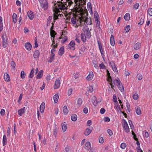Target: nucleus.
I'll return each mask as SVG.
<instances>
[{
  "instance_id": "1",
  "label": "nucleus",
  "mask_w": 152,
  "mask_h": 152,
  "mask_svg": "<svg viewBox=\"0 0 152 152\" xmlns=\"http://www.w3.org/2000/svg\"><path fill=\"white\" fill-rule=\"evenodd\" d=\"M66 7L63 3L60 2L56 3L54 4V6L53 7V10L54 12L53 18L54 22L55 20L59 18L61 14L60 13L62 10L66 9Z\"/></svg>"
},
{
  "instance_id": "2",
  "label": "nucleus",
  "mask_w": 152,
  "mask_h": 152,
  "mask_svg": "<svg viewBox=\"0 0 152 152\" xmlns=\"http://www.w3.org/2000/svg\"><path fill=\"white\" fill-rule=\"evenodd\" d=\"M76 15L77 17L79 19L80 23L81 25L85 23L88 25L91 24V18L90 17H88L87 13L81 10L77 12Z\"/></svg>"
},
{
  "instance_id": "3",
  "label": "nucleus",
  "mask_w": 152,
  "mask_h": 152,
  "mask_svg": "<svg viewBox=\"0 0 152 152\" xmlns=\"http://www.w3.org/2000/svg\"><path fill=\"white\" fill-rule=\"evenodd\" d=\"M83 33H82L80 35L81 39L83 42L86 41V39H88L90 37V32L87 26L83 28Z\"/></svg>"
},
{
  "instance_id": "4",
  "label": "nucleus",
  "mask_w": 152,
  "mask_h": 152,
  "mask_svg": "<svg viewBox=\"0 0 152 152\" xmlns=\"http://www.w3.org/2000/svg\"><path fill=\"white\" fill-rule=\"evenodd\" d=\"M79 20L77 19L76 17H73L71 19V23L72 24V26L75 28H77L80 25V23L79 19Z\"/></svg>"
},
{
  "instance_id": "5",
  "label": "nucleus",
  "mask_w": 152,
  "mask_h": 152,
  "mask_svg": "<svg viewBox=\"0 0 152 152\" xmlns=\"http://www.w3.org/2000/svg\"><path fill=\"white\" fill-rule=\"evenodd\" d=\"M41 7L44 10H47L48 8V3L47 0H43L41 2H39Z\"/></svg>"
},
{
  "instance_id": "6",
  "label": "nucleus",
  "mask_w": 152,
  "mask_h": 152,
  "mask_svg": "<svg viewBox=\"0 0 152 152\" xmlns=\"http://www.w3.org/2000/svg\"><path fill=\"white\" fill-rule=\"evenodd\" d=\"M94 18L97 28L99 29L100 27V21L99 20V17L96 12L94 13Z\"/></svg>"
},
{
  "instance_id": "7",
  "label": "nucleus",
  "mask_w": 152,
  "mask_h": 152,
  "mask_svg": "<svg viewBox=\"0 0 152 152\" xmlns=\"http://www.w3.org/2000/svg\"><path fill=\"white\" fill-rule=\"evenodd\" d=\"M122 126L125 132L128 133L130 131L129 128L126 121L125 119H123L122 121Z\"/></svg>"
},
{
  "instance_id": "8",
  "label": "nucleus",
  "mask_w": 152,
  "mask_h": 152,
  "mask_svg": "<svg viewBox=\"0 0 152 152\" xmlns=\"http://www.w3.org/2000/svg\"><path fill=\"white\" fill-rule=\"evenodd\" d=\"M92 129L91 127L86 128L84 131V134L85 135L88 136L89 135L92 130Z\"/></svg>"
},
{
  "instance_id": "9",
  "label": "nucleus",
  "mask_w": 152,
  "mask_h": 152,
  "mask_svg": "<svg viewBox=\"0 0 152 152\" xmlns=\"http://www.w3.org/2000/svg\"><path fill=\"white\" fill-rule=\"evenodd\" d=\"M27 15L29 19L32 20L34 18V12L31 11H29L27 12Z\"/></svg>"
},
{
  "instance_id": "10",
  "label": "nucleus",
  "mask_w": 152,
  "mask_h": 152,
  "mask_svg": "<svg viewBox=\"0 0 152 152\" xmlns=\"http://www.w3.org/2000/svg\"><path fill=\"white\" fill-rule=\"evenodd\" d=\"M75 42L74 41H72L68 45V47L71 50L75 49Z\"/></svg>"
},
{
  "instance_id": "11",
  "label": "nucleus",
  "mask_w": 152,
  "mask_h": 152,
  "mask_svg": "<svg viewBox=\"0 0 152 152\" xmlns=\"http://www.w3.org/2000/svg\"><path fill=\"white\" fill-rule=\"evenodd\" d=\"M60 86V80L57 79L55 81V83L54 85V88L55 89H57L59 88Z\"/></svg>"
},
{
  "instance_id": "12",
  "label": "nucleus",
  "mask_w": 152,
  "mask_h": 152,
  "mask_svg": "<svg viewBox=\"0 0 152 152\" xmlns=\"http://www.w3.org/2000/svg\"><path fill=\"white\" fill-rule=\"evenodd\" d=\"M56 35V33L55 32L53 31H52L51 32V40L53 42V44H52V45H54V44H55V41H54V38L55 37V35Z\"/></svg>"
},
{
  "instance_id": "13",
  "label": "nucleus",
  "mask_w": 152,
  "mask_h": 152,
  "mask_svg": "<svg viewBox=\"0 0 152 152\" xmlns=\"http://www.w3.org/2000/svg\"><path fill=\"white\" fill-rule=\"evenodd\" d=\"M94 76V75L93 72L91 71H90L86 79L88 80H91L93 78Z\"/></svg>"
},
{
  "instance_id": "14",
  "label": "nucleus",
  "mask_w": 152,
  "mask_h": 152,
  "mask_svg": "<svg viewBox=\"0 0 152 152\" xmlns=\"http://www.w3.org/2000/svg\"><path fill=\"white\" fill-rule=\"evenodd\" d=\"M66 125V123L65 122H63L61 123L62 129L63 132H65L66 131L67 128Z\"/></svg>"
},
{
  "instance_id": "15",
  "label": "nucleus",
  "mask_w": 152,
  "mask_h": 152,
  "mask_svg": "<svg viewBox=\"0 0 152 152\" xmlns=\"http://www.w3.org/2000/svg\"><path fill=\"white\" fill-rule=\"evenodd\" d=\"M62 39L61 42L62 43H63L67 40V37L66 36H64V35L62 34L59 37V39Z\"/></svg>"
},
{
  "instance_id": "16",
  "label": "nucleus",
  "mask_w": 152,
  "mask_h": 152,
  "mask_svg": "<svg viewBox=\"0 0 152 152\" xmlns=\"http://www.w3.org/2000/svg\"><path fill=\"white\" fill-rule=\"evenodd\" d=\"M45 107V104L44 102H42L40 106V110L41 112L42 113L44 110Z\"/></svg>"
},
{
  "instance_id": "17",
  "label": "nucleus",
  "mask_w": 152,
  "mask_h": 152,
  "mask_svg": "<svg viewBox=\"0 0 152 152\" xmlns=\"http://www.w3.org/2000/svg\"><path fill=\"white\" fill-rule=\"evenodd\" d=\"M25 110V107L20 109L18 111V114L20 116H21L24 113Z\"/></svg>"
},
{
  "instance_id": "18",
  "label": "nucleus",
  "mask_w": 152,
  "mask_h": 152,
  "mask_svg": "<svg viewBox=\"0 0 152 152\" xmlns=\"http://www.w3.org/2000/svg\"><path fill=\"white\" fill-rule=\"evenodd\" d=\"M141 46V44L139 42H137L134 45V48L136 50H138L140 49Z\"/></svg>"
},
{
  "instance_id": "19",
  "label": "nucleus",
  "mask_w": 152,
  "mask_h": 152,
  "mask_svg": "<svg viewBox=\"0 0 152 152\" xmlns=\"http://www.w3.org/2000/svg\"><path fill=\"white\" fill-rule=\"evenodd\" d=\"M87 8L88 11L90 12V14H92L93 12L92 10L91 4L90 2H88V3L87 4Z\"/></svg>"
},
{
  "instance_id": "20",
  "label": "nucleus",
  "mask_w": 152,
  "mask_h": 152,
  "mask_svg": "<svg viewBox=\"0 0 152 152\" xmlns=\"http://www.w3.org/2000/svg\"><path fill=\"white\" fill-rule=\"evenodd\" d=\"M2 40H3V41H2L3 47L4 48H5L7 46V39H5L3 36H2Z\"/></svg>"
},
{
  "instance_id": "21",
  "label": "nucleus",
  "mask_w": 152,
  "mask_h": 152,
  "mask_svg": "<svg viewBox=\"0 0 152 152\" xmlns=\"http://www.w3.org/2000/svg\"><path fill=\"white\" fill-rule=\"evenodd\" d=\"M4 80L7 82H9L10 80V77L9 75L7 73H5L4 75Z\"/></svg>"
},
{
  "instance_id": "22",
  "label": "nucleus",
  "mask_w": 152,
  "mask_h": 152,
  "mask_svg": "<svg viewBox=\"0 0 152 152\" xmlns=\"http://www.w3.org/2000/svg\"><path fill=\"white\" fill-rule=\"evenodd\" d=\"M91 148V145L90 142H87L85 144V148L87 150H88L89 149Z\"/></svg>"
},
{
  "instance_id": "23",
  "label": "nucleus",
  "mask_w": 152,
  "mask_h": 152,
  "mask_svg": "<svg viewBox=\"0 0 152 152\" xmlns=\"http://www.w3.org/2000/svg\"><path fill=\"white\" fill-rule=\"evenodd\" d=\"M110 42L111 45L113 46L115 45V40L114 37L113 35H111L110 38Z\"/></svg>"
},
{
  "instance_id": "24",
  "label": "nucleus",
  "mask_w": 152,
  "mask_h": 152,
  "mask_svg": "<svg viewBox=\"0 0 152 152\" xmlns=\"http://www.w3.org/2000/svg\"><path fill=\"white\" fill-rule=\"evenodd\" d=\"M25 47L28 50H30L31 48V45L29 42H27L25 44Z\"/></svg>"
},
{
  "instance_id": "25",
  "label": "nucleus",
  "mask_w": 152,
  "mask_h": 152,
  "mask_svg": "<svg viewBox=\"0 0 152 152\" xmlns=\"http://www.w3.org/2000/svg\"><path fill=\"white\" fill-rule=\"evenodd\" d=\"M2 143L4 146L6 145L7 143V139L5 135H4L3 138Z\"/></svg>"
},
{
  "instance_id": "26",
  "label": "nucleus",
  "mask_w": 152,
  "mask_h": 152,
  "mask_svg": "<svg viewBox=\"0 0 152 152\" xmlns=\"http://www.w3.org/2000/svg\"><path fill=\"white\" fill-rule=\"evenodd\" d=\"M92 101L94 105L95 106H96L97 105L98 103L96 100V97L95 96H93L92 97Z\"/></svg>"
},
{
  "instance_id": "27",
  "label": "nucleus",
  "mask_w": 152,
  "mask_h": 152,
  "mask_svg": "<svg viewBox=\"0 0 152 152\" xmlns=\"http://www.w3.org/2000/svg\"><path fill=\"white\" fill-rule=\"evenodd\" d=\"M113 83L115 85L117 86L121 83V81L119 78L115 79L113 81Z\"/></svg>"
},
{
  "instance_id": "28",
  "label": "nucleus",
  "mask_w": 152,
  "mask_h": 152,
  "mask_svg": "<svg viewBox=\"0 0 152 152\" xmlns=\"http://www.w3.org/2000/svg\"><path fill=\"white\" fill-rule=\"evenodd\" d=\"M39 55V52L38 50H37L34 52V57L35 58H38Z\"/></svg>"
},
{
  "instance_id": "29",
  "label": "nucleus",
  "mask_w": 152,
  "mask_h": 152,
  "mask_svg": "<svg viewBox=\"0 0 152 152\" xmlns=\"http://www.w3.org/2000/svg\"><path fill=\"white\" fill-rule=\"evenodd\" d=\"M3 29V25L2 23V18L0 16V33Z\"/></svg>"
},
{
  "instance_id": "30",
  "label": "nucleus",
  "mask_w": 152,
  "mask_h": 152,
  "mask_svg": "<svg viewBox=\"0 0 152 152\" xmlns=\"http://www.w3.org/2000/svg\"><path fill=\"white\" fill-rule=\"evenodd\" d=\"M121 92H123L124 91V89L122 84L121 83L117 86Z\"/></svg>"
},
{
  "instance_id": "31",
  "label": "nucleus",
  "mask_w": 152,
  "mask_h": 152,
  "mask_svg": "<svg viewBox=\"0 0 152 152\" xmlns=\"http://www.w3.org/2000/svg\"><path fill=\"white\" fill-rule=\"evenodd\" d=\"M59 95L58 94H56L53 96L54 101L55 103H57L58 101L59 98Z\"/></svg>"
},
{
  "instance_id": "32",
  "label": "nucleus",
  "mask_w": 152,
  "mask_h": 152,
  "mask_svg": "<svg viewBox=\"0 0 152 152\" xmlns=\"http://www.w3.org/2000/svg\"><path fill=\"white\" fill-rule=\"evenodd\" d=\"M63 112L65 115H67L69 112L67 107L66 106H64L63 107Z\"/></svg>"
},
{
  "instance_id": "33",
  "label": "nucleus",
  "mask_w": 152,
  "mask_h": 152,
  "mask_svg": "<svg viewBox=\"0 0 152 152\" xmlns=\"http://www.w3.org/2000/svg\"><path fill=\"white\" fill-rule=\"evenodd\" d=\"M17 15L15 13H14L12 15V19L13 22L14 23H16L17 21Z\"/></svg>"
},
{
  "instance_id": "34",
  "label": "nucleus",
  "mask_w": 152,
  "mask_h": 152,
  "mask_svg": "<svg viewBox=\"0 0 152 152\" xmlns=\"http://www.w3.org/2000/svg\"><path fill=\"white\" fill-rule=\"evenodd\" d=\"M77 116L76 114H73L71 116V119L72 121H75L77 120Z\"/></svg>"
},
{
  "instance_id": "35",
  "label": "nucleus",
  "mask_w": 152,
  "mask_h": 152,
  "mask_svg": "<svg viewBox=\"0 0 152 152\" xmlns=\"http://www.w3.org/2000/svg\"><path fill=\"white\" fill-rule=\"evenodd\" d=\"M124 18L126 21H128L130 18V15L129 13H126L124 16Z\"/></svg>"
},
{
  "instance_id": "36",
  "label": "nucleus",
  "mask_w": 152,
  "mask_h": 152,
  "mask_svg": "<svg viewBox=\"0 0 152 152\" xmlns=\"http://www.w3.org/2000/svg\"><path fill=\"white\" fill-rule=\"evenodd\" d=\"M55 56L54 54H51L50 56V59L48 61V62L50 63H51L52 61L54 60V56Z\"/></svg>"
},
{
  "instance_id": "37",
  "label": "nucleus",
  "mask_w": 152,
  "mask_h": 152,
  "mask_svg": "<svg viewBox=\"0 0 152 152\" xmlns=\"http://www.w3.org/2000/svg\"><path fill=\"white\" fill-rule=\"evenodd\" d=\"M43 74V71L42 70H41L39 71V72L37 77V78L38 79L42 77V76Z\"/></svg>"
},
{
  "instance_id": "38",
  "label": "nucleus",
  "mask_w": 152,
  "mask_h": 152,
  "mask_svg": "<svg viewBox=\"0 0 152 152\" xmlns=\"http://www.w3.org/2000/svg\"><path fill=\"white\" fill-rule=\"evenodd\" d=\"M64 47H61L58 51V54L59 55L61 56L64 53Z\"/></svg>"
},
{
  "instance_id": "39",
  "label": "nucleus",
  "mask_w": 152,
  "mask_h": 152,
  "mask_svg": "<svg viewBox=\"0 0 152 152\" xmlns=\"http://www.w3.org/2000/svg\"><path fill=\"white\" fill-rule=\"evenodd\" d=\"M111 66L113 71L115 72H118V70L117 69L116 67L115 66V65L113 62V64L111 65Z\"/></svg>"
},
{
  "instance_id": "40",
  "label": "nucleus",
  "mask_w": 152,
  "mask_h": 152,
  "mask_svg": "<svg viewBox=\"0 0 152 152\" xmlns=\"http://www.w3.org/2000/svg\"><path fill=\"white\" fill-rule=\"evenodd\" d=\"M136 113L138 115H140L141 114V109L140 107L138 106L136 107Z\"/></svg>"
},
{
  "instance_id": "41",
  "label": "nucleus",
  "mask_w": 152,
  "mask_h": 152,
  "mask_svg": "<svg viewBox=\"0 0 152 152\" xmlns=\"http://www.w3.org/2000/svg\"><path fill=\"white\" fill-rule=\"evenodd\" d=\"M52 19V17L51 16H50L48 18L47 20V24L48 26H50V23L51 22V20Z\"/></svg>"
},
{
  "instance_id": "42",
  "label": "nucleus",
  "mask_w": 152,
  "mask_h": 152,
  "mask_svg": "<svg viewBox=\"0 0 152 152\" xmlns=\"http://www.w3.org/2000/svg\"><path fill=\"white\" fill-rule=\"evenodd\" d=\"M11 66L12 67V69L14 70L15 69V64L14 61H12L10 63Z\"/></svg>"
},
{
  "instance_id": "43",
  "label": "nucleus",
  "mask_w": 152,
  "mask_h": 152,
  "mask_svg": "<svg viewBox=\"0 0 152 152\" xmlns=\"http://www.w3.org/2000/svg\"><path fill=\"white\" fill-rule=\"evenodd\" d=\"M147 14L150 16H152V8H150L148 9L147 10Z\"/></svg>"
},
{
  "instance_id": "44",
  "label": "nucleus",
  "mask_w": 152,
  "mask_h": 152,
  "mask_svg": "<svg viewBox=\"0 0 152 152\" xmlns=\"http://www.w3.org/2000/svg\"><path fill=\"white\" fill-rule=\"evenodd\" d=\"M34 69H31V70L30 72V73L29 75V77L30 78H31L33 77V76H34L33 74H34Z\"/></svg>"
},
{
  "instance_id": "45",
  "label": "nucleus",
  "mask_w": 152,
  "mask_h": 152,
  "mask_svg": "<svg viewBox=\"0 0 152 152\" xmlns=\"http://www.w3.org/2000/svg\"><path fill=\"white\" fill-rule=\"evenodd\" d=\"M82 99L80 98H79L77 100V104L79 106L81 105L82 103Z\"/></svg>"
},
{
  "instance_id": "46",
  "label": "nucleus",
  "mask_w": 152,
  "mask_h": 152,
  "mask_svg": "<svg viewBox=\"0 0 152 152\" xmlns=\"http://www.w3.org/2000/svg\"><path fill=\"white\" fill-rule=\"evenodd\" d=\"M143 133L144 134V137L146 138H148L149 137V134L146 131H144Z\"/></svg>"
},
{
  "instance_id": "47",
  "label": "nucleus",
  "mask_w": 152,
  "mask_h": 152,
  "mask_svg": "<svg viewBox=\"0 0 152 152\" xmlns=\"http://www.w3.org/2000/svg\"><path fill=\"white\" fill-rule=\"evenodd\" d=\"M79 35H76V38L75 39V41L78 43H79L80 41L79 38Z\"/></svg>"
},
{
  "instance_id": "48",
  "label": "nucleus",
  "mask_w": 152,
  "mask_h": 152,
  "mask_svg": "<svg viewBox=\"0 0 152 152\" xmlns=\"http://www.w3.org/2000/svg\"><path fill=\"white\" fill-rule=\"evenodd\" d=\"M94 91L93 86H90L88 88V91L90 93Z\"/></svg>"
},
{
  "instance_id": "49",
  "label": "nucleus",
  "mask_w": 152,
  "mask_h": 152,
  "mask_svg": "<svg viewBox=\"0 0 152 152\" xmlns=\"http://www.w3.org/2000/svg\"><path fill=\"white\" fill-rule=\"evenodd\" d=\"M26 74L23 71H22L21 72L20 76L22 78H24L25 77Z\"/></svg>"
},
{
  "instance_id": "50",
  "label": "nucleus",
  "mask_w": 152,
  "mask_h": 152,
  "mask_svg": "<svg viewBox=\"0 0 152 152\" xmlns=\"http://www.w3.org/2000/svg\"><path fill=\"white\" fill-rule=\"evenodd\" d=\"M144 20L143 18H141L140 20V21L138 23V25H142L144 23Z\"/></svg>"
},
{
  "instance_id": "51",
  "label": "nucleus",
  "mask_w": 152,
  "mask_h": 152,
  "mask_svg": "<svg viewBox=\"0 0 152 152\" xmlns=\"http://www.w3.org/2000/svg\"><path fill=\"white\" fill-rule=\"evenodd\" d=\"M126 143L124 142H123L121 144L120 147L121 148L124 149L126 147Z\"/></svg>"
},
{
  "instance_id": "52",
  "label": "nucleus",
  "mask_w": 152,
  "mask_h": 152,
  "mask_svg": "<svg viewBox=\"0 0 152 152\" xmlns=\"http://www.w3.org/2000/svg\"><path fill=\"white\" fill-rule=\"evenodd\" d=\"M58 131L56 127H55L53 130V133L55 136H56L57 134Z\"/></svg>"
},
{
  "instance_id": "53",
  "label": "nucleus",
  "mask_w": 152,
  "mask_h": 152,
  "mask_svg": "<svg viewBox=\"0 0 152 152\" xmlns=\"http://www.w3.org/2000/svg\"><path fill=\"white\" fill-rule=\"evenodd\" d=\"M129 124L130 127L131 129H133L134 128V126L132 123V122L131 121L129 120Z\"/></svg>"
},
{
  "instance_id": "54",
  "label": "nucleus",
  "mask_w": 152,
  "mask_h": 152,
  "mask_svg": "<svg viewBox=\"0 0 152 152\" xmlns=\"http://www.w3.org/2000/svg\"><path fill=\"white\" fill-rule=\"evenodd\" d=\"M98 44L100 51H101L102 50H103L102 45L99 41H98Z\"/></svg>"
},
{
  "instance_id": "55",
  "label": "nucleus",
  "mask_w": 152,
  "mask_h": 152,
  "mask_svg": "<svg viewBox=\"0 0 152 152\" xmlns=\"http://www.w3.org/2000/svg\"><path fill=\"white\" fill-rule=\"evenodd\" d=\"M116 107L117 109L118 110V111H120L121 113H124L121 111V108L120 107V105L119 104H118L116 106Z\"/></svg>"
},
{
  "instance_id": "56",
  "label": "nucleus",
  "mask_w": 152,
  "mask_h": 152,
  "mask_svg": "<svg viewBox=\"0 0 152 152\" xmlns=\"http://www.w3.org/2000/svg\"><path fill=\"white\" fill-rule=\"evenodd\" d=\"M133 97L134 99L137 100L138 98V95L137 94H136L133 95Z\"/></svg>"
},
{
  "instance_id": "57",
  "label": "nucleus",
  "mask_w": 152,
  "mask_h": 152,
  "mask_svg": "<svg viewBox=\"0 0 152 152\" xmlns=\"http://www.w3.org/2000/svg\"><path fill=\"white\" fill-rule=\"evenodd\" d=\"M130 28V26L129 25L127 26L125 28V30L126 32H128Z\"/></svg>"
},
{
  "instance_id": "58",
  "label": "nucleus",
  "mask_w": 152,
  "mask_h": 152,
  "mask_svg": "<svg viewBox=\"0 0 152 152\" xmlns=\"http://www.w3.org/2000/svg\"><path fill=\"white\" fill-rule=\"evenodd\" d=\"M108 81L109 82L111 83V82H112V78H111V77L110 76V74L109 73V72H108Z\"/></svg>"
},
{
  "instance_id": "59",
  "label": "nucleus",
  "mask_w": 152,
  "mask_h": 152,
  "mask_svg": "<svg viewBox=\"0 0 152 152\" xmlns=\"http://www.w3.org/2000/svg\"><path fill=\"white\" fill-rule=\"evenodd\" d=\"M99 142L100 143H103L104 142V140L103 137H101L99 138Z\"/></svg>"
},
{
  "instance_id": "60",
  "label": "nucleus",
  "mask_w": 152,
  "mask_h": 152,
  "mask_svg": "<svg viewBox=\"0 0 152 152\" xmlns=\"http://www.w3.org/2000/svg\"><path fill=\"white\" fill-rule=\"evenodd\" d=\"M72 88L69 89L68 90V96H70L72 94Z\"/></svg>"
},
{
  "instance_id": "61",
  "label": "nucleus",
  "mask_w": 152,
  "mask_h": 152,
  "mask_svg": "<svg viewBox=\"0 0 152 152\" xmlns=\"http://www.w3.org/2000/svg\"><path fill=\"white\" fill-rule=\"evenodd\" d=\"M137 76L138 79L139 80H141L142 78V76L141 74H138Z\"/></svg>"
},
{
  "instance_id": "62",
  "label": "nucleus",
  "mask_w": 152,
  "mask_h": 152,
  "mask_svg": "<svg viewBox=\"0 0 152 152\" xmlns=\"http://www.w3.org/2000/svg\"><path fill=\"white\" fill-rule=\"evenodd\" d=\"M139 6V3H137L135 4L134 6V8L136 9H137L138 8Z\"/></svg>"
},
{
  "instance_id": "63",
  "label": "nucleus",
  "mask_w": 152,
  "mask_h": 152,
  "mask_svg": "<svg viewBox=\"0 0 152 152\" xmlns=\"http://www.w3.org/2000/svg\"><path fill=\"white\" fill-rule=\"evenodd\" d=\"M107 132L110 136H111L113 134V132L110 129H108L107 130Z\"/></svg>"
},
{
  "instance_id": "64",
  "label": "nucleus",
  "mask_w": 152,
  "mask_h": 152,
  "mask_svg": "<svg viewBox=\"0 0 152 152\" xmlns=\"http://www.w3.org/2000/svg\"><path fill=\"white\" fill-rule=\"evenodd\" d=\"M64 150L66 152H68L69 151V147L68 145L66 146Z\"/></svg>"
}]
</instances>
